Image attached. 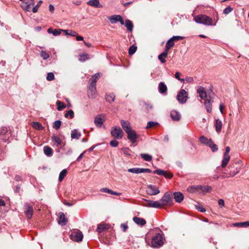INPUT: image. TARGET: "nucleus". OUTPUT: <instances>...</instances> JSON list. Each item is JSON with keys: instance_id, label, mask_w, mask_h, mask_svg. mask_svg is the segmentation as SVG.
<instances>
[{"instance_id": "nucleus-1", "label": "nucleus", "mask_w": 249, "mask_h": 249, "mask_svg": "<svg viewBox=\"0 0 249 249\" xmlns=\"http://www.w3.org/2000/svg\"><path fill=\"white\" fill-rule=\"evenodd\" d=\"M194 20L197 23L202 24L207 26H215L216 23H213V19L203 14H200L194 17Z\"/></svg>"}, {"instance_id": "nucleus-2", "label": "nucleus", "mask_w": 249, "mask_h": 249, "mask_svg": "<svg viewBox=\"0 0 249 249\" xmlns=\"http://www.w3.org/2000/svg\"><path fill=\"white\" fill-rule=\"evenodd\" d=\"M70 237L72 240L78 242L82 240L83 234L80 231L74 230L71 231Z\"/></svg>"}, {"instance_id": "nucleus-3", "label": "nucleus", "mask_w": 249, "mask_h": 249, "mask_svg": "<svg viewBox=\"0 0 249 249\" xmlns=\"http://www.w3.org/2000/svg\"><path fill=\"white\" fill-rule=\"evenodd\" d=\"M111 134L115 138L121 139L124 136V132L119 127L115 126L112 128L111 131Z\"/></svg>"}, {"instance_id": "nucleus-4", "label": "nucleus", "mask_w": 249, "mask_h": 249, "mask_svg": "<svg viewBox=\"0 0 249 249\" xmlns=\"http://www.w3.org/2000/svg\"><path fill=\"white\" fill-rule=\"evenodd\" d=\"M152 246L155 248L159 247L163 244L162 236L160 233L157 234L152 238Z\"/></svg>"}, {"instance_id": "nucleus-5", "label": "nucleus", "mask_w": 249, "mask_h": 249, "mask_svg": "<svg viewBox=\"0 0 249 249\" xmlns=\"http://www.w3.org/2000/svg\"><path fill=\"white\" fill-rule=\"evenodd\" d=\"M177 98L180 103H185L188 99V93L184 89H182L178 93Z\"/></svg>"}, {"instance_id": "nucleus-6", "label": "nucleus", "mask_w": 249, "mask_h": 249, "mask_svg": "<svg viewBox=\"0 0 249 249\" xmlns=\"http://www.w3.org/2000/svg\"><path fill=\"white\" fill-rule=\"evenodd\" d=\"M230 147L229 146H227L226 147L225 149V152L224 154V157L223 159L222 160L221 166L223 168L225 167L227 164L228 163L230 159V156L229 155V153L230 151Z\"/></svg>"}, {"instance_id": "nucleus-7", "label": "nucleus", "mask_w": 249, "mask_h": 249, "mask_svg": "<svg viewBox=\"0 0 249 249\" xmlns=\"http://www.w3.org/2000/svg\"><path fill=\"white\" fill-rule=\"evenodd\" d=\"M145 203L143 205L145 207L159 208L161 207L160 202L159 201H154L150 200L144 199Z\"/></svg>"}, {"instance_id": "nucleus-8", "label": "nucleus", "mask_w": 249, "mask_h": 249, "mask_svg": "<svg viewBox=\"0 0 249 249\" xmlns=\"http://www.w3.org/2000/svg\"><path fill=\"white\" fill-rule=\"evenodd\" d=\"M146 192L149 195L155 196L159 194L160 191L156 186L149 185L147 186Z\"/></svg>"}, {"instance_id": "nucleus-9", "label": "nucleus", "mask_w": 249, "mask_h": 249, "mask_svg": "<svg viewBox=\"0 0 249 249\" xmlns=\"http://www.w3.org/2000/svg\"><path fill=\"white\" fill-rule=\"evenodd\" d=\"M172 200V197L168 192L164 194L161 199H160L161 207L167 205Z\"/></svg>"}, {"instance_id": "nucleus-10", "label": "nucleus", "mask_w": 249, "mask_h": 249, "mask_svg": "<svg viewBox=\"0 0 249 249\" xmlns=\"http://www.w3.org/2000/svg\"><path fill=\"white\" fill-rule=\"evenodd\" d=\"M126 133L127 134V138L131 142L135 143L138 137V135L137 134L136 131L131 129L128 132H126Z\"/></svg>"}, {"instance_id": "nucleus-11", "label": "nucleus", "mask_w": 249, "mask_h": 249, "mask_svg": "<svg viewBox=\"0 0 249 249\" xmlns=\"http://www.w3.org/2000/svg\"><path fill=\"white\" fill-rule=\"evenodd\" d=\"M239 162V161L236 162L234 164H231L229 168H230V176L231 177L234 176L240 171V167H235V165Z\"/></svg>"}, {"instance_id": "nucleus-12", "label": "nucleus", "mask_w": 249, "mask_h": 249, "mask_svg": "<svg viewBox=\"0 0 249 249\" xmlns=\"http://www.w3.org/2000/svg\"><path fill=\"white\" fill-rule=\"evenodd\" d=\"M97 95L96 88L95 86H89L88 87V95L91 99H94Z\"/></svg>"}, {"instance_id": "nucleus-13", "label": "nucleus", "mask_w": 249, "mask_h": 249, "mask_svg": "<svg viewBox=\"0 0 249 249\" xmlns=\"http://www.w3.org/2000/svg\"><path fill=\"white\" fill-rule=\"evenodd\" d=\"M154 174H157L159 175H162L164 176L166 178H171L173 177V175L170 172H168L167 171H165L162 170L161 169H157L153 171Z\"/></svg>"}, {"instance_id": "nucleus-14", "label": "nucleus", "mask_w": 249, "mask_h": 249, "mask_svg": "<svg viewBox=\"0 0 249 249\" xmlns=\"http://www.w3.org/2000/svg\"><path fill=\"white\" fill-rule=\"evenodd\" d=\"M24 213L28 219L31 218L33 214V208L32 207L27 204L25 206Z\"/></svg>"}, {"instance_id": "nucleus-15", "label": "nucleus", "mask_w": 249, "mask_h": 249, "mask_svg": "<svg viewBox=\"0 0 249 249\" xmlns=\"http://www.w3.org/2000/svg\"><path fill=\"white\" fill-rule=\"evenodd\" d=\"M105 117L103 115H97L94 119V123L96 125V126L98 127H101L102 124L105 122Z\"/></svg>"}, {"instance_id": "nucleus-16", "label": "nucleus", "mask_w": 249, "mask_h": 249, "mask_svg": "<svg viewBox=\"0 0 249 249\" xmlns=\"http://www.w3.org/2000/svg\"><path fill=\"white\" fill-rule=\"evenodd\" d=\"M67 222L68 219L66 218L64 213L62 212L59 213L58 223L62 226H64L67 224Z\"/></svg>"}, {"instance_id": "nucleus-17", "label": "nucleus", "mask_w": 249, "mask_h": 249, "mask_svg": "<svg viewBox=\"0 0 249 249\" xmlns=\"http://www.w3.org/2000/svg\"><path fill=\"white\" fill-rule=\"evenodd\" d=\"M121 124L123 128L126 132V133L128 132L132 129L130 126V124L129 122L128 121L122 120L121 121Z\"/></svg>"}, {"instance_id": "nucleus-18", "label": "nucleus", "mask_w": 249, "mask_h": 249, "mask_svg": "<svg viewBox=\"0 0 249 249\" xmlns=\"http://www.w3.org/2000/svg\"><path fill=\"white\" fill-rule=\"evenodd\" d=\"M170 116L173 119V120L175 121H178L181 118L180 114L175 110H173L171 111Z\"/></svg>"}, {"instance_id": "nucleus-19", "label": "nucleus", "mask_w": 249, "mask_h": 249, "mask_svg": "<svg viewBox=\"0 0 249 249\" xmlns=\"http://www.w3.org/2000/svg\"><path fill=\"white\" fill-rule=\"evenodd\" d=\"M87 4L96 8L103 7V5L100 4L99 0H90L87 2Z\"/></svg>"}, {"instance_id": "nucleus-20", "label": "nucleus", "mask_w": 249, "mask_h": 249, "mask_svg": "<svg viewBox=\"0 0 249 249\" xmlns=\"http://www.w3.org/2000/svg\"><path fill=\"white\" fill-rule=\"evenodd\" d=\"M197 92L199 94V96L204 99L207 97L206 91L202 87H199L197 89Z\"/></svg>"}, {"instance_id": "nucleus-21", "label": "nucleus", "mask_w": 249, "mask_h": 249, "mask_svg": "<svg viewBox=\"0 0 249 249\" xmlns=\"http://www.w3.org/2000/svg\"><path fill=\"white\" fill-rule=\"evenodd\" d=\"M34 0H26L24 2L25 5L23 6V8L26 11H30L31 10V6L34 5Z\"/></svg>"}, {"instance_id": "nucleus-22", "label": "nucleus", "mask_w": 249, "mask_h": 249, "mask_svg": "<svg viewBox=\"0 0 249 249\" xmlns=\"http://www.w3.org/2000/svg\"><path fill=\"white\" fill-rule=\"evenodd\" d=\"M133 220L136 224L141 226H144L146 224V221L142 218L134 217Z\"/></svg>"}, {"instance_id": "nucleus-23", "label": "nucleus", "mask_w": 249, "mask_h": 249, "mask_svg": "<svg viewBox=\"0 0 249 249\" xmlns=\"http://www.w3.org/2000/svg\"><path fill=\"white\" fill-rule=\"evenodd\" d=\"M200 193L205 194L207 193L211 192L212 191V187L209 186H201L200 185L199 187Z\"/></svg>"}, {"instance_id": "nucleus-24", "label": "nucleus", "mask_w": 249, "mask_h": 249, "mask_svg": "<svg viewBox=\"0 0 249 249\" xmlns=\"http://www.w3.org/2000/svg\"><path fill=\"white\" fill-rule=\"evenodd\" d=\"M213 102V100L211 99H207L206 100V101L204 102V105L205 107V108L207 110V111L208 112H211L212 110V102Z\"/></svg>"}, {"instance_id": "nucleus-25", "label": "nucleus", "mask_w": 249, "mask_h": 249, "mask_svg": "<svg viewBox=\"0 0 249 249\" xmlns=\"http://www.w3.org/2000/svg\"><path fill=\"white\" fill-rule=\"evenodd\" d=\"M100 75L99 73H96L93 75L89 79L90 84L89 86H96V83L97 80L99 78Z\"/></svg>"}, {"instance_id": "nucleus-26", "label": "nucleus", "mask_w": 249, "mask_h": 249, "mask_svg": "<svg viewBox=\"0 0 249 249\" xmlns=\"http://www.w3.org/2000/svg\"><path fill=\"white\" fill-rule=\"evenodd\" d=\"M174 198L177 202H181L184 198L183 195L180 192H176L174 194Z\"/></svg>"}, {"instance_id": "nucleus-27", "label": "nucleus", "mask_w": 249, "mask_h": 249, "mask_svg": "<svg viewBox=\"0 0 249 249\" xmlns=\"http://www.w3.org/2000/svg\"><path fill=\"white\" fill-rule=\"evenodd\" d=\"M199 187L200 185L190 186L187 188V190L190 193H195L199 191Z\"/></svg>"}, {"instance_id": "nucleus-28", "label": "nucleus", "mask_w": 249, "mask_h": 249, "mask_svg": "<svg viewBox=\"0 0 249 249\" xmlns=\"http://www.w3.org/2000/svg\"><path fill=\"white\" fill-rule=\"evenodd\" d=\"M214 126L215 127V130L217 133H219L222 128V122L218 119H216L215 120V124Z\"/></svg>"}, {"instance_id": "nucleus-29", "label": "nucleus", "mask_w": 249, "mask_h": 249, "mask_svg": "<svg viewBox=\"0 0 249 249\" xmlns=\"http://www.w3.org/2000/svg\"><path fill=\"white\" fill-rule=\"evenodd\" d=\"M168 53L164 50V52H163L158 56L159 60L162 63H164L166 62V58L167 57Z\"/></svg>"}, {"instance_id": "nucleus-30", "label": "nucleus", "mask_w": 249, "mask_h": 249, "mask_svg": "<svg viewBox=\"0 0 249 249\" xmlns=\"http://www.w3.org/2000/svg\"><path fill=\"white\" fill-rule=\"evenodd\" d=\"M121 16L120 15H114L109 17L108 19L112 24H114L116 23L117 22H119V21H120V19H121Z\"/></svg>"}, {"instance_id": "nucleus-31", "label": "nucleus", "mask_w": 249, "mask_h": 249, "mask_svg": "<svg viewBox=\"0 0 249 249\" xmlns=\"http://www.w3.org/2000/svg\"><path fill=\"white\" fill-rule=\"evenodd\" d=\"M109 229V226L107 224H100L98 225L97 231L98 232L101 233L105 230Z\"/></svg>"}, {"instance_id": "nucleus-32", "label": "nucleus", "mask_w": 249, "mask_h": 249, "mask_svg": "<svg viewBox=\"0 0 249 249\" xmlns=\"http://www.w3.org/2000/svg\"><path fill=\"white\" fill-rule=\"evenodd\" d=\"M174 41L171 38L167 42L165 46V51L168 53L170 48L174 46Z\"/></svg>"}, {"instance_id": "nucleus-33", "label": "nucleus", "mask_w": 249, "mask_h": 249, "mask_svg": "<svg viewBox=\"0 0 249 249\" xmlns=\"http://www.w3.org/2000/svg\"><path fill=\"white\" fill-rule=\"evenodd\" d=\"M159 91L161 93H165L167 92V88L165 84L163 82L160 83L159 85Z\"/></svg>"}, {"instance_id": "nucleus-34", "label": "nucleus", "mask_w": 249, "mask_h": 249, "mask_svg": "<svg viewBox=\"0 0 249 249\" xmlns=\"http://www.w3.org/2000/svg\"><path fill=\"white\" fill-rule=\"evenodd\" d=\"M100 191L101 192H104V193H107L111 195H116V196H119L121 195L120 193H117L116 192H114L110 189H109L107 188H103L100 189Z\"/></svg>"}, {"instance_id": "nucleus-35", "label": "nucleus", "mask_w": 249, "mask_h": 249, "mask_svg": "<svg viewBox=\"0 0 249 249\" xmlns=\"http://www.w3.org/2000/svg\"><path fill=\"white\" fill-rule=\"evenodd\" d=\"M125 26L126 27L127 30L129 32H131L133 30V25L132 22L129 19H126L125 21Z\"/></svg>"}, {"instance_id": "nucleus-36", "label": "nucleus", "mask_w": 249, "mask_h": 249, "mask_svg": "<svg viewBox=\"0 0 249 249\" xmlns=\"http://www.w3.org/2000/svg\"><path fill=\"white\" fill-rule=\"evenodd\" d=\"M199 141L201 143L206 144L208 146L210 143L211 142V141L212 140L211 139H209L206 137H205L204 136H202L199 138Z\"/></svg>"}, {"instance_id": "nucleus-37", "label": "nucleus", "mask_w": 249, "mask_h": 249, "mask_svg": "<svg viewBox=\"0 0 249 249\" xmlns=\"http://www.w3.org/2000/svg\"><path fill=\"white\" fill-rule=\"evenodd\" d=\"M43 151L45 154L48 156H51L53 155V150L51 148L48 146H45L43 148Z\"/></svg>"}, {"instance_id": "nucleus-38", "label": "nucleus", "mask_w": 249, "mask_h": 249, "mask_svg": "<svg viewBox=\"0 0 249 249\" xmlns=\"http://www.w3.org/2000/svg\"><path fill=\"white\" fill-rule=\"evenodd\" d=\"M81 136L80 133L78 132L76 129H74L71 131V137L72 139H78Z\"/></svg>"}, {"instance_id": "nucleus-39", "label": "nucleus", "mask_w": 249, "mask_h": 249, "mask_svg": "<svg viewBox=\"0 0 249 249\" xmlns=\"http://www.w3.org/2000/svg\"><path fill=\"white\" fill-rule=\"evenodd\" d=\"M115 98V95L113 93H110L109 94H107L106 96V100L109 103H112L114 102Z\"/></svg>"}, {"instance_id": "nucleus-40", "label": "nucleus", "mask_w": 249, "mask_h": 249, "mask_svg": "<svg viewBox=\"0 0 249 249\" xmlns=\"http://www.w3.org/2000/svg\"><path fill=\"white\" fill-rule=\"evenodd\" d=\"M32 126L33 128L37 130H42L43 129L42 124L38 122H33L32 123Z\"/></svg>"}, {"instance_id": "nucleus-41", "label": "nucleus", "mask_w": 249, "mask_h": 249, "mask_svg": "<svg viewBox=\"0 0 249 249\" xmlns=\"http://www.w3.org/2000/svg\"><path fill=\"white\" fill-rule=\"evenodd\" d=\"M63 32L65 33L66 35H70L72 36H77L78 35L76 32L70 30H64Z\"/></svg>"}, {"instance_id": "nucleus-42", "label": "nucleus", "mask_w": 249, "mask_h": 249, "mask_svg": "<svg viewBox=\"0 0 249 249\" xmlns=\"http://www.w3.org/2000/svg\"><path fill=\"white\" fill-rule=\"evenodd\" d=\"M67 173V169H63L59 174V181L60 182L62 181L65 177H66Z\"/></svg>"}, {"instance_id": "nucleus-43", "label": "nucleus", "mask_w": 249, "mask_h": 249, "mask_svg": "<svg viewBox=\"0 0 249 249\" xmlns=\"http://www.w3.org/2000/svg\"><path fill=\"white\" fill-rule=\"evenodd\" d=\"M142 158L144 160L147 161H150L152 160V156L147 154H141L140 155Z\"/></svg>"}, {"instance_id": "nucleus-44", "label": "nucleus", "mask_w": 249, "mask_h": 249, "mask_svg": "<svg viewBox=\"0 0 249 249\" xmlns=\"http://www.w3.org/2000/svg\"><path fill=\"white\" fill-rule=\"evenodd\" d=\"M89 56L88 54H83L79 55V60L80 61H85L86 60L89 59Z\"/></svg>"}, {"instance_id": "nucleus-45", "label": "nucleus", "mask_w": 249, "mask_h": 249, "mask_svg": "<svg viewBox=\"0 0 249 249\" xmlns=\"http://www.w3.org/2000/svg\"><path fill=\"white\" fill-rule=\"evenodd\" d=\"M128 171L130 173L139 174L141 173V168H130L128 170Z\"/></svg>"}, {"instance_id": "nucleus-46", "label": "nucleus", "mask_w": 249, "mask_h": 249, "mask_svg": "<svg viewBox=\"0 0 249 249\" xmlns=\"http://www.w3.org/2000/svg\"><path fill=\"white\" fill-rule=\"evenodd\" d=\"M56 105L57 106V109L58 110H61L66 107V106L64 104V103L59 101H57Z\"/></svg>"}, {"instance_id": "nucleus-47", "label": "nucleus", "mask_w": 249, "mask_h": 249, "mask_svg": "<svg viewBox=\"0 0 249 249\" xmlns=\"http://www.w3.org/2000/svg\"><path fill=\"white\" fill-rule=\"evenodd\" d=\"M208 146L211 148L213 152H215L218 150L217 146L214 144L212 141L210 143Z\"/></svg>"}, {"instance_id": "nucleus-48", "label": "nucleus", "mask_w": 249, "mask_h": 249, "mask_svg": "<svg viewBox=\"0 0 249 249\" xmlns=\"http://www.w3.org/2000/svg\"><path fill=\"white\" fill-rule=\"evenodd\" d=\"M52 140L54 142L57 143V145L61 144V143L62 142L61 140L58 137L56 136H53L52 137Z\"/></svg>"}, {"instance_id": "nucleus-49", "label": "nucleus", "mask_w": 249, "mask_h": 249, "mask_svg": "<svg viewBox=\"0 0 249 249\" xmlns=\"http://www.w3.org/2000/svg\"><path fill=\"white\" fill-rule=\"evenodd\" d=\"M137 48V47L134 45L130 46L128 51L129 54L130 55L134 54L136 52Z\"/></svg>"}, {"instance_id": "nucleus-50", "label": "nucleus", "mask_w": 249, "mask_h": 249, "mask_svg": "<svg viewBox=\"0 0 249 249\" xmlns=\"http://www.w3.org/2000/svg\"><path fill=\"white\" fill-rule=\"evenodd\" d=\"M61 122L60 121H55L54 123H53V128L57 130L58 129L60 126H61Z\"/></svg>"}, {"instance_id": "nucleus-51", "label": "nucleus", "mask_w": 249, "mask_h": 249, "mask_svg": "<svg viewBox=\"0 0 249 249\" xmlns=\"http://www.w3.org/2000/svg\"><path fill=\"white\" fill-rule=\"evenodd\" d=\"M66 118L70 117V119H72L74 117V112L72 110H69L65 115Z\"/></svg>"}, {"instance_id": "nucleus-52", "label": "nucleus", "mask_w": 249, "mask_h": 249, "mask_svg": "<svg viewBox=\"0 0 249 249\" xmlns=\"http://www.w3.org/2000/svg\"><path fill=\"white\" fill-rule=\"evenodd\" d=\"M47 80L50 81H52L54 78V75L53 72H49L47 76Z\"/></svg>"}, {"instance_id": "nucleus-53", "label": "nucleus", "mask_w": 249, "mask_h": 249, "mask_svg": "<svg viewBox=\"0 0 249 249\" xmlns=\"http://www.w3.org/2000/svg\"><path fill=\"white\" fill-rule=\"evenodd\" d=\"M42 0H39L37 3V4L36 5L35 7H34L33 8V12L34 13H36L37 12V10H38V8L39 7V6L41 5V4H42Z\"/></svg>"}, {"instance_id": "nucleus-54", "label": "nucleus", "mask_w": 249, "mask_h": 249, "mask_svg": "<svg viewBox=\"0 0 249 249\" xmlns=\"http://www.w3.org/2000/svg\"><path fill=\"white\" fill-rule=\"evenodd\" d=\"M63 31L64 30L63 29H55L53 30V36H56L60 35L62 32H63Z\"/></svg>"}, {"instance_id": "nucleus-55", "label": "nucleus", "mask_w": 249, "mask_h": 249, "mask_svg": "<svg viewBox=\"0 0 249 249\" xmlns=\"http://www.w3.org/2000/svg\"><path fill=\"white\" fill-rule=\"evenodd\" d=\"M41 56L44 59H47L49 57V54L45 51L41 52Z\"/></svg>"}, {"instance_id": "nucleus-56", "label": "nucleus", "mask_w": 249, "mask_h": 249, "mask_svg": "<svg viewBox=\"0 0 249 249\" xmlns=\"http://www.w3.org/2000/svg\"><path fill=\"white\" fill-rule=\"evenodd\" d=\"M232 10L233 9L231 7L229 6L224 10L223 13L226 15L228 14L229 13H231Z\"/></svg>"}, {"instance_id": "nucleus-57", "label": "nucleus", "mask_w": 249, "mask_h": 249, "mask_svg": "<svg viewBox=\"0 0 249 249\" xmlns=\"http://www.w3.org/2000/svg\"><path fill=\"white\" fill-rule=\"evenodd\" d=\"M157 123L156 122H149L148 123H147V126H146V128L148 129V128H151L152 127H153L154 126L156 125L157 124Z\"/></svg>"}, {"instance_id": "nucleus-58", "label": "nucleus", "mask_w": 249, "mask_h": 249, "mask_svg": "<svg viewBox=\"0 0 249 249\" xmlns=\"http://www.w3.org/2000/svg\"><path fill=\"white\" fill-rule=\"evenodd\" d=\"M181 75L180 73L179 72H177L176 73H175V76L176 77V78H177L178 80L179 81L182 82H184V81H185V79H181L179 76L180 75Z\"/></svg>"}, {"instance_id": "nucleus-59", "label": "nucleus", "mask_w": 249, "mask_h": 249, "mask_svg": "<svg viewBox=\"0 0 249 249\" xmlns=\"http://www.w3.org/2000/svg\"><path fill=\"white\" fill-rule=\"evenodd\" d=\"M233 226L237 227H244V222H237L232 224Z\"/></svg>"}, {"instance_id": "nucleus-60", "label": "nucleus", "mask_w": 249, "mask_h": 249, "mask_svg": "<svg viewBox=\"0 0 249 249\" xmlns=\"http://www.w3.org/2000/svg\"><path fill=\"white\" fill-rule=\"evenodd\" d=\"M118 142L115 140L111 141L110 142V144L112 147H117L118 145Z\"/></svg>"}, {"instance_id": "nucleus-61", "label": "nucleus", "mask_w": 249, "mask_h": 249, "mask_svg": "<svg viewBox=\"0 0 249 249\" xmlns=\"http://www.w3.org/2000/svg\"><path fill=\"white\" fill-rule=\"evenodd\" d=\"M121 228L123 229V230L124 232L126 231L128 229V226L127 223H123L121 225Z\"/></svg>"}, {"instance_id": "nucleus-62", "label": "nucleus", "mask_w": 249, "mask_h": 249, "mask_svg": "<svg viewBox=\"0 0 249 249\" xmlns=\"http://www.w3.org/2000/svg\"><path fill=\"white\" fill-rule=\"evenodd\" d=\"M171 38L175 41L183 39L184 37L181 36H174Z\"/></svg>"}, {"instance_id": "nucleus-63", "label": "nucleus", "mask_w": 249, "mask_h": 249, "mask_svg": "<svg viewBox=\"0 0 249 249\" xmlns=\"http://www.w3.org/2000/svg\"><path fill=\"white\" fill-rule=\"evenodd\" d=\"M218 205H219V206L221 208L224 207V206L225 205V202H224V200L223 199H219L218 201Z\"/></svg>"}, {"instance_id": "nucleus-64", "label": "nucleus", "mask_w": 249, "mask_h": 249, "mask_svg": "<svg viewBox=\"0 0 249 249\" xmlns=\"http://www.w3.org/2000/svg\"><path fill=\"white\" fill-rule=\"evenodd\" d=\"M122 151H123V153L124 154L127 155H130L129 153V150L128 148H123Z\"/></svg>"}]
</instances>
